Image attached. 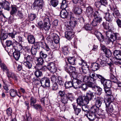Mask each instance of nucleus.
<instances>
[{
  "label": "nucleus",
  "instance_id": "obj_1",
  "mask_svg": "<svg viewBox=\"0 0 121 121\" xmlns=\"http://www.w3.org/2000/svg\"><path fill=\"white\" fill-rule=\"evenodd\" d=\"M94 73H92L91 76L89 77L88 84H84V90H86L89 87H92V90L94 91L102 90V89L99 86H92L93 84L95 83V80L97 79Z\"/></svg>",
  "mask_w": 121,
  "mask_h": 121
},
{
  "label": "nucleus",
  "instance_id": "obj_2",
  "mask_svg": "<svg viewBox=\"0 0 121 121\" xmlns=\"http://www.w3.org/2000/svg\"><path fill=\"white\" fill-rule=\"evenodd\" d=\"M83 81H81L78 79L74 78L72 81H68L66 82L65 84L66 88H68L71 87L72 86L75 88H81L82 90H83L82 86L83 85Z\"/></svg>",
  "mask_w": 121,
  "mask_h": 121
},
{
  "label": "nucleus",
  "instance_id": "obj_3",
  "mask_svg": "<svg viewBox=\"0 0 121 121\" xmlns=\"http://www.w3.org/2000/svg\"><path fill=\"white\" fill-rule=\"evenodd\" d=\"M106 35L108 38V39L106 40L105 41V43L107 44H108L111 42L112 43L115 41L117 37L119 36V33H113L110 30H108L106 31Z\"/></svg>",
  "mask_w": 121,
  "mask_h": 121
},
{
  "label": "nucleus",
  "instance_id": "obj_4",
  "mask_svg": "<svg viewBox=\"0 0 121 121\" xmlns=\"http://www.w3.org/2000/svg\"><path fill=\"white\" fill-rule=\"evenodd\" d=\"M35 47V48L38 49L40 47L44 49L46 52H48L50 50L48 45L44 42H35L33 43Z\"/></svg>",
  "mask_w": 121,
  "mask_h": 121
},
{
  "label": "nucleus",
  "instance_id": "obj_5",
  "mask_svg": "<svg viewBox=\"0 0 121 121\" xmlns=\"http://www.w3.org/2000/svg\"><path fill=\"white\" fill-rule=\"evenodd\" d=\"M66 29L67 31L65 32V37L68 40H70L74 36L73 30L69 26H66Z\"/></svg>",
  "mask_w": 121,
  "mask_h": 121
},
{
  "label": "nucleus",
  "instance_id": "obj_6",
  "mask_svg": "<svg viewBox=\"0 0 121 121\" xmlns=\"http://www.w3.org/2000/svg\"><path fill=\"white\" fill-rule=\"evenodd\" d=\"M44 5L43 0H35L33 4V6L35 9L40 10L42 9Z\"/></svg>",
  "mask_w": 121,
  "mask_h": 121
},
{
  "label": "nucleus",
  "instance_id": "obj_7",
  "mask_svg": "<svg viewBox=\"0 0 121 121\" xmlns=\"http://www.w3.org/2000/svg\"><path fill=\"white\" fill-rule=\"evenodd\" d=\"M95 97V96L94 95L93 93H91L87 94L86 96L84 97V106H85V108H87H87L85 105L89 103L90 100L94 99Z\"/></svg>",
  "mask_w": 121,
  "mask_h": 121
},
{
  "label": "nucleus",
  "instance_id": "obj_8",
  "mask_svg": "<svg viewBox=\"0 0 121 121\" xmlns=\"http://www.w3.org/2000/svg\"><path fill=\"white\" fill-rule=\"evenodd\" d=\"M6 44L7 47H10L12 45L13 48H15V47H18L19 46L20 48V49H21L22 48V46L18 42L15 41L13 43L10 40H7L6 42Z\"/></svg>",
  "mask_w": 121,
  "mask_h": 121
},
{
  "label": "nucleus",
  "instance_id": "obj_9",
  "mask_svg": "<svg viewBox=\"0 0 121 121\" xmlns=\"http://www.w3.org/2000/svg\"><path fill=\"white\" fill-rule=\"evenodd\" d=\"M101 12L100 11H95L93 15V17L94 19L99 24L102 20V18L101 16Z\"/></svg>",
  "mask_w": 121,
  "mask_h": 121
},
{
  "label": "nucleus",
  "instance_id": "obj_10",
  "mask_svg": "<svg viewBox=\"0 0 121 121\" xmlns=\"http://www.w3.org/2000/svg\"><path fill=\"white\" fill-rule=\"evenodd\" d=\"M84 112L85 113L84 116L87 117L90 121H93L96 117L95 114L91 112L89 113L87 109L86 110L84 109Z\"/></svg>",
  "mask_w": 121,
  "mask_h": 121
},
{
  "label": "nucleus",
  "instance_id": "obj_11",
  "mask_svg": "<svg viewBox=\"0 0 121 121\" xmlns=\"http://www.w3.org/2000/svg\"><path fill=\"white\" fill-rule=\"evenodd\" d=\"M106 105V110L107 113L110 116H111L112 114L113 108V105L114 104L113 103H105Z\"/></svg>",
  "mask_w": 121,
  "mask_h": 121
},
{
  "label": "nucleus",
  "instance_id": "obj_12",
  "mask_svg": "<svg viewBox=\"0 0 121 121\" xmlns=\"http://www.w3.org/2000/svg\"><path fill=\"white\" fill-rule=\"evenodd\" d=\"M46 69H48L51 72L53 73L56 72L57 70L56 65L53 63H49L47 66H46Z\"/></svg>",
  "mask_w": 121,
  "mask_h": 121
},
{
  "label": "nucleus",
  "instance_id": "obj_13",
  "mask_svg": "<svg viewBox=\"0 0 121 121\" xmlns=\"http://www.w3.org/2000/svg\"><path fill=\"white\" fill-rule=\"evenodd\" d=\"M40 82L42 86L49 87L50 86V80L47 78L44 77L42 78L40 80Z\"/></svg>",
  "mask_w": 121,
  "mask_h": 121
},
{
  "label": "nucleus",
  "instance_id": "obj_14",
  "mask_svg": "<svg viewBox=\"0 0 121 121\" xmlns=\"http://www.w3.org/2000/svg\"><path fill=\"white\" fill-rule=\"evenodd\" d=\"M102 84H103L104 89V91H108L111 87V82L109 80L106 79L104 82Z\"/></svg>",
  "mask_w": 121,
  "mask_h": 121
},
{
  "label": "nucleus",
  "instance_id": "obj_15",
  "mask_svg": "<svg viewBox=\"0 0 121 121\" xmlns=\"http://www.w3.org/2000/svg\"><path fill=\"white\" fill-rule=\"evenodd\" d=\"M98 1L95 3V5L96 7L99 8L103 6H105L107 4L106 0H97Z\"/></svg>",
  "mask_w": 121,
  "mask_h": 121
},
{
  "label": "nucleus",
  "instance_id": "obj_16",
  "mask_svg": "<svg viewBox=\"0 0 121 121\" xmlns=\"http://www.w3.org/2000/svg\"><path fill=\"white\" fill-rule=\"evenodd\" d=\"M70 21L69 25H67L70 26L71 28H73V30L74 27L75 26L76 24L77 23V21L76 18L73 16H71L70 17Z\"/></svg>",
  "mask_w": 121,
  "mask_h": 121
},
{
  "label": "nucleus",
  "instance_id": "obj_17",
  "mask_svg": "<svg viewBox=\"0 0 121 121\" xmlns=\"http://www.w3.org/2000/svg\"><path fill=\"white\" fill-rule=\"evenodd\" d=\"M64 68L67 72H72L75 70V68L71 66H69L68 64L66 63L64 66Z\"/></svg>",
  "mask_w": 121,
  "mask_h": 121
},
{
  "label": "nucleus",
  "instance_id": "obj_18",
  "mask_svg": "<svg viewBox=\"0 0 121 121\" xmlns=\"http://www.w3.org/2000/svg\"><path fill=\"white\" fill-rule=\"evenodd\" d=\"M27 39L28 43L30 44H33L35 42V39L34 36L30 34L27 36Z\"/></svg>",
  "mask_w": 121,
  "mask_h": 121
},
{
  "label": "nucleus",
  "instance_id": "obj_19",
  "mask_svg": "<svg viewBox=\"0 0 121 121\" xmlns=\"http://www.w3.org/2000/svg\"><path fill=\"white\" fill-rule=\"evenodd\" d=\"M94 99L95 100V105L97 107L99 108L102 102V98L99 97H97V98L95 97Z\"/></svg>",
  "mask_w": 121,
  "mask_h": 121
},
{
  "label": "nucleus",
  "instance_id": "obj_20",
  "mask_svg": "<svg viewBox=\"0 0 121 121\" xmlns=\"http://www.w3.org/2000/svg\"><path fill=\"white\" fill-rule=\"evenodd\" d=\"M24 53V55H23V56L25 61L32 62L33 59L30 54H27L26 53Z\"/></svg>",
  "mask_w": 121,
  "mask_h": 121
},
{
  "label": "nucleus",
  "instance_id": "obj_21",
  "mask_svg": "<svg viewBox=\"0 0 121 121\" xmlns=\"http://www.w3.org/2000/svg\"><path fill=\"white\" fill-rule=\"evenodd\" d=\"M43 64H36L35 68L36 70H40L42 71H44L46 70V66L45 65L43 66Z\"/></svg>",
  "mask_w": 121,
  "mask_h": 121
},
{
  "label": "nucleus",
  "instance_id": "obj_22",
  "mask_svg": "<svg viewBox=\"0 0 121 121\" xmlns=\"http://www.w3.org/2000/svg\"><path fill=\"white\" fill-rule=\"evenodd\" d=\"M68 13L66 11V10L61 9L60 10V17L63 18H67L68 16Z\"/></svg>",
  "mask_w": 121,
  "mask_h": 121
},
{
  "label": "nucleus",
  "instance_id": "obj_23",
  "mask_svg": "<svg viewBox=\"0 0 121 121\" xmlns=\"http://www.w3.org/2000/svg\"><path fill=\"white\" fill-rule=\"evenodd\" d=\"M74 13L77 14H79L82 12L81 9L77 5H73V9Z\"/></svg>",
  "mask_w": 121,
  "mask_h": 121
},
{
  "label": "nucleus",
  "instance_id": "obj_24",
  "mask_svg": "<svg viewBox=\"0 0 121 121\" xmlns=\"http://www.w3.org/2000/svg\"><path fill=\"white\" fill-rule=\"evenodd\" d=\"M93 9L91 7H88L86 9L85 13L88 16L93 17V15L94 14V13H93Z\"/></svg>",
  "mask_w": 121,
  "mask_h": 121
},
{
  "label": "nucleus",
  "instance_id": "obj_25",
  "mask_svg": "<svg viewBox=\"0 0 121 121\" xmlns=\"http://www.w3.org/2000/svg\"><path fill=\"white\" fill-rule=\"evenodd\" d=\"M11 8V10L10 12V14L11 15L13 16L16 14L17 11V7L15 5H12Z\"/></svg>",
  "mask_w": 121,
  "mask_h": 121
},
{
  "label": "nucleus",
  "instance_id": "obj_26",
  "mask_svg": "<svg viewBox=\"0 0 121 121\" xmlns=\"http://www.w3.org/2000/svg\"><path fill=\"white\" fill-rule=\"evenodd\" d=\"M113 54L117 59H121V51L116 50L114 51Z\"/></svg>",
  "mask_w": 121,
  "mask_h": 121
},
{
  "label": "nucleus",
  "instance_id": "obj_27",
  "mask_svg": "<svg viewBox=\"0 0 121 121\" xmlns=\"http://www.w3.org/2000/svg\"><path fill=\"white\" fill-rule=\"evenodd\" d=\"M13 57L16 60H18L20 57V52L18 50H16L13 53Z\"/></svg>",
  "mask_w": 121,
  "mask_h": 121
},
{
  "label": "nucleus",
  "instance_id": "obj_28",
  "mask_svg": "<svg viewBox=\"0 0 121 121\" xmlns=\"http://www.w3.org/2000/svg\"><path fill=\"white\" fill-rule=\"evenodd\" d=\"M94 34L97 37L98 39L100 40L104 39V37L102 34L98 31H95L94 32Z\"/></svg>",
  "mask_w": 121,
  "mask_h": 121
},
{
  "label": "nucleus",
  "instance_id": "obj_29",
  "mask_svg": "<svg viewBox=\"0 0 121 121\" xmlns=\"http://www.w3.org/2000/svg\"><path fill=\"white\" fill-rule=\"evenodd\" d=\"M52 36L55 43L58 44L59 42L60 39L58 35L55 33H52Z\"/></svg>",
  "mask_w": 121,
  "mask_h": 121
},
{
  "label": "nucleus",
  "instance_id": "obj_30",
  "mask_svg": "<svg viewBox=\"0 0 121 121\" xmlns=\"http://www.w3.org/2000/svg\"><path fill=\"white\" fill-rule=\"evenodd\" d=\"M77 103L78 105L80 106H82V110H83V97L82 96H80L77 100Z\"/></svg>",
  "mask_w": 121,
  "mask_h": 121
},
{
  "label": "nucleus",
  "instance_id": "obj_31",
  "mask_svg": "<svg viewBox=\"0 0 121 121\" xmlns=\"http://www.w3.org/2000/svg\"><path fill=\"white\" fill-rule=\"evenodd\" d=\"M105 18L106 21L110 22H111L112 21L113 18L109 13H105Z\"/></svg>",
  "mask_w": 121,
  "mask_h": 121
},
{
  "label": "nucleus",
  "instance_id": "obj_32",
  "mask_svg": "<svg viewBox=\"0 0 121 121\" xmlns=\"http://www.w3.org/2000/svg\"><path fill=\"white\" fill-rule=\"evenodd\" d=\"M99 65L98 64L95 63L91 64V68L92 70L94 71L98 70L99 68Z\"/></svg>",
  "mask_w": 121,
  "mask_h": 121
},
{
  "label": "nucleus",
  "instance_id": "obj_33",
  "mask_svg": "<svg viewBox=\"0 0 121 121\" xmlns=\"http://www.w3.org/2000/svg\"><path fill=\"white\" fill-rule=\"evenodd\" d=\"M68 6V1L66 0H62L60 6L61 9H65Z\"/></svg>",
  "mask_w": 121,
  "mask_h": 121
},
{
  "label": "nucleus",
  "instance_id": "obj_34",
  "mask_svg": "<svg viewBox=\"0 0 121 121\" xmlns=\"http://www.w3.org/2000/svg\"><path fill=\"white\" fill-rule=\"evenodd\" d=\"M113 16L115 18L118 17L120 16V13L119 10L116 8H114L113 9V12L112 13Z\"/></svg>",
  "mask_w": 121,
  "mask_h": 121
},
{
  "label": "nucleus",
  "instance_id": "obj_35",
  "mask_svg": "<svg viewBox=\"0 0 121 121\" xmlns=\"http://www.w3.org/2000/svg\"><path fill=\"white\" fill-rule=\"evenodd\" d=\"M32 62L31 61H24L23 64L26 68L29 69H30L32 68Z\"/></svg>",
  "mask_w": 121,
  "mask_h": 121
},
{
  "label": "nucleus",
  "instance_id": "obj_36",
  "mask_svg": "<svg viewBox=\"0 0 121 121\" xmlns=\"http://www.w3.org/2000/svg\"><path fill=\"white\" fill-rule=\"evenodd\" d=\"M114 99V98L113 95L107 96V99L105 101V103H112Z\"/></svg>",
  "mask_w": 121,
  "mask_h": 121
},
{
  "label": "nucleus",
  "instance_id": "obj_37",
  "mask_svg": "<svg viewBox=\"0 0 121 121\" xmlns=\"http://www.w3.org/2000/svg\"><path fill=\"white\" fill-rule=\"evenodd\" d=\"M99 107H97L95 105H93L91 107L90 111V112L94 114L96 113L99 109Z\"/></svg>",
  "mask_w": 121,
  "mask_h": 121
},
{
  "label": "nucleus",
  "instance_id": "obj_38",
  "mask_svg": "<svg viewBox=\"0 0 121 121\" xmlns=\"http://www.w3.org/2000/svg\"><path fill=\"white\" fill-rule=\"evenodd\" d=\"M75 57H69L68 58V61L69 64L72 65H74L76 64V61Z\"/></svg>",
  "mask_w": 121,
  "mask_h": 121
},
{
  "label": "nucleus",
  "instance_id": "obj_39",
  "mask_svg": "<svg viewBox=\"0 0 121 121\" xmlns=\"http://www.w3.org/2000/svg\"><path fill=\"white\" fill-rule=\"evenodd\" d=\"M58 0H50V3L52 7H55L57 6L59 4Z\"/></svg>",
  "mask_w": 121,
  "mask_h": 121
},
{
  "label": "nucleus",
  "instance_id": "obj_40",
  "mask_svg": "<svg viewBox=\"0 0 121 121\" xmlns=\"http://www.w3.org/2000/svg\"><path fill=\"white\" fill-rule=\"evenodd\" d=\"M83 62V60L82 59H81V60H80V62L79 63V65L81 66V67L79 68V73L81 74H82L83 73V65L82 64Z\"/></svg>",
  "mask_w": 121,
  "mask_h": 121
},
{
  "label": "nucleus",
  "instance_id": "obj_41",
  "mask_svg": "<svg viewBox=\"0 0 121 121\" xmlns=\"http://www.w3.org/2000/svg\"><path fill=\"white\" fill-rule=\"evenodd\" d=\"M37 17L35 14L31 13L28 15V18L30 21H33Z\"/></svg>",
  "mask_w": 121,
  "mask_h": 121
},
{
  "label": "nucleus",
  "instance_id": "obj_42",
  "mask_svg": "<svg viewBox=\"0 0 121 121\" xmlns=\"http://www.w3.org/2000/svg\"><path fill=\"white\" fill-rule=\"evenodd\" d=\"M86 30L90 31L92 30V27L90 24L88 23L85 24L84 26V28Z\"/></svg>",
  "mask_w": 121,
  "mask_h": 121
},
{
  "label": "nucleus",
  "instance_id": "obj_43",
  "mask_svg": "<svg viewBox=\"0 0 121 121\" xmlns=\"http://www.w3.org/2000/svg\"><path fill=\"white\" fill-rule=\"evenodd\" d=\"M95 76H96L97 79L99 78L100 80L101 83L104 82V81L106 80V79L101 75L99 74H95Z\"/></svg>",
  "mask_w": 121,
  "mask_h": 121
},
{
  "label": "nucleus",
  "instance_id": "obj_44",
  "mask_svg": "<svg viewBox=\"0 0 121 121\" xmlns=\"http://www.w3.org/2000/svg\"><path fill=\"white\" fill-rule=\"evenodd\" d=\"M95 76H96L97 79L99 78L100 80L101 83L104 82V81L106 80V79L101 75L99 74H95Z\"/></svg>",
  "mask_w": 121,
  "mask_h": 121
},
{
  "label": "nucleus",
  "instance_id": "obj_45",
  "mask_svg": "<svg viewBox=\"0 0 121 121\" xmlns=\"http://www.w3.org/2000/svg\"><path fill=\"white\" fill-rule=\"evenodd\" d=\"M40 57L42 58L43 59H45L47 56V54L45 53L44 52L41 51L39 53Z\"/></svg>",
  "mask_w": 121,
  "mask_h": 121
},
{
  "label": "nucleus",
  "instance_id": "obj_46",
  "mask_svg": "<svg viewBox=\"0 0 121 121\" xmlns=\"http://www.w3.org/2000/svg\"><path fill=\"white\" fill-rule=\"evenodd\" d=\"M57 83L58 84L61 86H63L64 83L63 79L61 77L59 76L58 78V80Z\"/></svg>",
  "mask_w": 121,
  "mask_h": 121
},
{
  "label": "nucleus",
  "instance_id": "obj_47",
  "mask_svg": "<svg viewBox=\"0 0 121 121\" xmlns=\"http://www.w3.org/2000/svg\"><path fill=\"white\" fill-rule=\"evenodd\" d=\"M40 70H37L35 72V75L37 78L41 77L42 75V72Z\"/></svg>",
  "mask_w": 121,
  "mask_h": 121
},
{
  "label": "nucleus",
  "instance_id": "obj_48",
  "mask_svg": "<svg viewBox=\"0 0 121 121\" xmlns=\"http://www.w3.org/2000/svg\"><path fill=\"white\" fill-rule=\"evenodd\" d=\"M104 52L105 54L106 57L108 58L107 59H108V58L110 57L112 55V53L110 50L109 49H108L106 50Z\"/></svg>",
  "mask_w": 121,
  "mask_h": 121
},
{
  "label": "nucleus",
  "instance_id": "obj_49",
  "mask_svg": "<svg viewBox=\"0 0 121 121\" xmlns=\"http://www.w3.org/2000/svg\"><path fill=\"white\" fill-rule=\"evenodd\" d=\"M2 69L3 71L7 72L9 70L6 65L3 63H1L0 64Z\"/></svg>",
  "mask_w": 121,
  "mask_h": 121
},
{
  "label": "nucleus",
  "instance_id": "obj_50",
  "mask_svg": "<svg viewBox=\"0 0 121 121\" xmlns=\"http://www.w3.org/2000/svg\"><path fill=\"white\" fill-rule=\"evenodd\" d=\"M57 44L54 43L53 41H51V42L48 43V44L50 45V47L52 49H54L56 48L57 47Z\"/></svg>",
  "mask_w": 121,
  "mask_h": 121
},
{
  "label": "nucleus",
  "instance_id": "obj_51",
  "mask_svg": "<svg viewBox=\"0 0 121 121\" xmlns=\"http://www.w3.org/2000/svg\"><path fill=\"white\" fill-rule=\"evenodd\" d=\"M51 24L49 23H44V29L46 31H48L50 29Z\"/></svg>",
  "mask_w": 121,
  "mask_h": 121
},
{
  "label": "nucleus",
  "instance_id": "obj_52",
  "mask_svg": "<svg viewBox=\"0 0 121 121\" xmlns=\"http://www.w3.org/2000/svg\"><path fill=\"white\" fill-rule=\"evenodd\" d=\"M31 52V49L30 47H25L24 51L22 52L23 55H24V53H26L27 54H30L29 52Z\"/></svg>",
  "mask_w": 121,
  "mask_h": 121
},
{
  "label": "nucleus",
  "instance_id": "obj_53",
  "mask_svg": "<svg viewBox=\"0 0 121 121\" xmlns=\"http://www.w3.org/2000/svg\"><path fill=\"white\" fill-rule=\"evenodd\" d=\"M50 78L51 81L53 83H57L58 78L57 79V77L55 75L52 76Z\"/></svg>",
  "mask_w": 121,
  "mask_h": 121
},
{
  "label": "nucleus",
  "instance_id": "obj_54",
  "mask_svg": "<svg viewBox=\"0 0 121 121\" xmlns=\"http://www.w3.org/2000/svg\"><path fill=\"white\" fill-rule=\"evenodd\" d=\"M112 23H109L107 25L104 27V29L106 30H110V31L113 28V26L111 25Z\"/></svg>",
  "mask_w": 121,
  "mask_h": 121
},
{
  "label": "nucleus",
  "instance_id": "obj_55",
  "mask_svg": "<svg viewBox=\"0 0 121 121\" xmlns=\"http://www.w3.org/2000/svg\"><path fill=\"white\" fill-rule=\"evenodd\" d=\"M34 108L37 110L41 111L42 110V108L41 105L38 104H35L33 105Z\"/></svg>",
  "mask_w": 121,
  "mask_h": 121
},
{
  "label": "nucleus",
  "instance_id": "obj_56",
  "mask_svg": "<svg viewBox=\"0 0 121 121\" xmlns=\"http://www.w3.org/2000/svg\"><path fill=\"white\" fill-rule=\"evenodd\" d=\"M36 62V64H43L44 62V61L43 59L39 57L37 58Z\"/></svg>",
  "mask_w": 121,
  "mask_h": 121
},
{
  "label": "nucleus",
  "instance_id": "obj_57",
  "mask_svg": "<svg viewBox=\"0 0 121 121\" xmlns=\"http://www.w3.org/2000/svg\"><path fill=\"white\" fill-rule=\"evenodd\" d=\"M62 52L65 55H67L69 53L68 48L67 47L62 48Z\"/></svg>",
  "mask_w": 121,
  "mask_h": 121
},
{
  "label": "nucleus",
  "instance_id": "obj_58",
  "mask_svg": "<svg viewBox=\"0 0 121 121\" xmlns=\"http://www.w3.org/2000/svg\"><path fill=\"white\" fill-rule=\"evenodd\" d=\"M30 100V105L31 106H33V105H35V104L36 102V99L32 97H31Z\"/></svg>",
  "mask_w": 121,
  "mask_h": 121
},
{
  "label": "nucleus",
  "instance_id": "obj_59",
  "mask_svg": "<svg viewBox=\"0 0 121 121\" xmlns=\"http://www.w3.org/2000/svg\"><path fill=\"white\" fill-rule=\"evenodd\" d=\"M107 61H104L98 59L97 62L99 63L101 66L104 67L106 65L105 62Z\"/></svg>",
  "mask_w": 121,
  "mask_h": 121
},
{
  "label": "nucleus",
  "instance_id": "obj_60",
  "mask_svg": "<svg viewBox=\"0 0 121 121\" xmlns=\"http://www.w3.org/2000/svg\"><path fill=\"white\" fill-rule=\"evenodd\" d=\"M18 17V18L22 19L23 17V16L22 12L20 11H18L16 15Z\"/></svg>",
  "mask_w": 121,
  "mask_h": 121
},
{
  "label": "nucleus",
  "instance_id": "obj_61",
  "mask_svg": "<svg viewBox=\"0 0 121 121\" xmlns=\"http://www.w3.org/2000/svg\"><path fill=\"white\" fill-rule=\"evenodd\" d=\"M38 25L39 28L40 29L43 30L44 29V25L43 22L41 21H40L38 23Z\"/></svg>",
  "mask_w": 121,
  "mask_h": 121
},
{
  "label": "nucleus",
  "instance_id": "obj_62",
  "mask_svg": "<svg viewBox=\"0 0 121 121\" xmlns=\"http://www.w3.org/2000/svg\"><path fill=\"white\" fill-rule=\"evenodd\" d=\"M73 3L74 4H77L78 2L80 4L81 6H83V0H72Z\"/></svg>",
  "mask_w": 121,
  "mask_h": 121
},
{
  "label": "nucleus",
  "instance_id": "obj_63",
  "mask_svg": "<svg viewBox=\"0 0 121 121\" xmlns=\"http://www.w3.org/2000/svg\"><path fill=\"white\" fill-rule=\"evenodd\" d=\"M116 22L118 28L121 29V20L118 18L116 19Z\"/></svg>",
  "mask_w": 121,
  "mask_h": 121
},
{
  "label": "nucleus",
  "instance_id": "obj_64",
  "mask_svg": "<svg viewBox=\"0 0 121 121\" xmlns=\"http://www.w3.org/2000/svg\"><path fill=\"white\" fill-rule=\"evenodd\" d=\"M97 114L99 116H97L96 117L98 119L104 118L105 117V114L103 112H102L101 113H100L99 112L97 113Z\"/></svg>",
  "mask_w": 121,
  "mask_h": 121
}]
</instances>
